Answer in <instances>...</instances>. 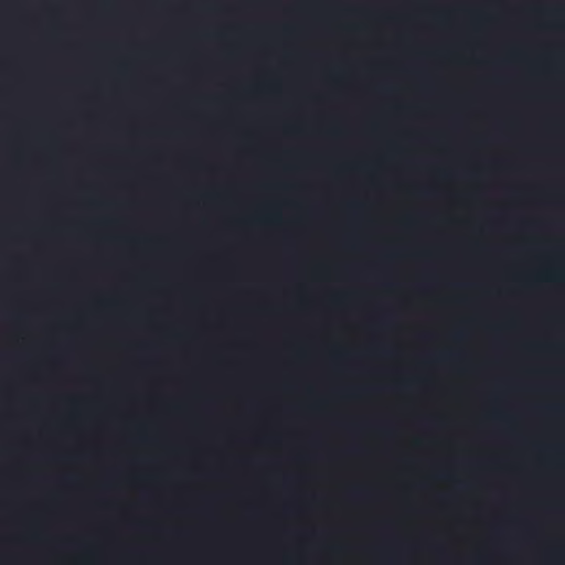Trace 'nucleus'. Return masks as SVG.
<instances>
[{
  "instance_id": "obj_1",
  "label": "nucleus",
  "mask_w": 565,
  "mask_h": 565,
  "mask_svg": "<svg viewBox=\"0 0 565 565\" xmlns=\"http://www.w3.org/2000/svg\"><path fill=\"white\" fill-rule=\"evenodd\" d=\"M371 393L370 386H359V387H347L342 390H338L334 392V395L342 398H358L365 396Z\"/></svg>"
},
{
  "instance_id": "obj_2",
  "label": "nucleus",
  "mask_w": 565,
  "mask_h": 565,
  "mask_svg": "<svg viewBox=\"0 0 565 565\" xmlns=\"http://www.w3.org/2000/svg\"><path fill=\"white\" fill-rule=\"evenodd\" d=\"M422 383V381L419 380H415V379H409V380H404L397 384L394 385V388L401 393H411L414 391L415 387H417L419 384Z\"/></svg>"
},
{
  "instance_id": "obj_3",
  "label": "nucleus",
  "mask_w": 565,
  "mask_h": 565,
  "mask_svg": "<svg viewBox=\"0 0 565 565\" xmlns=\"http://www.w3.org/2000/svg\"><path fill=\"white\" fill-rule=\"evenodd\" d=\"M519 428H565V426H519Z\"/></svg>"
},
{
  "instance_id": "obj_4",
  "label": "nucleus",
  "mask_w": 565,
  "mask_h": 565,
  "mask_svg": "<svg viewBox=\"0 0 565 565\" xmlns=\"http://www.w3.org/2000/svg\"><path fill=\"white\" fill-rule=\"evenodd\" d=\"M558 278H559V277H558V276H556V275H548V276H547V279H550V280H558Z\"/></svg>"
},
{
  "instance_id": "obj_5",
  "label": "nucleus",
  "mask_w": 565,
  "mask_h": 565,
  "mask_svg": "<svg viewBox=\"0 0 565 565\" xmlns=\"http://www.w3.org/2000/svg\"><path fill=\"white\" fill-rule=\"evenodd\" d=\"M308 392H309L310 394H313V390H312V388H309V390H308Z\"/></svg>"
}]
</instances>
